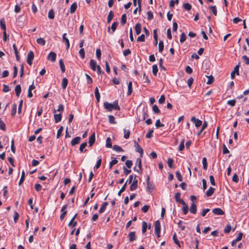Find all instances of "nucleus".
Segmentation results:
<instances>
[{
	"label": "nucleus",
	"instance_id": "obj_28",
	"mask_svg": "<svg viewBox=\"0 0 249 249\" xmlns=\"http://www.w3.org/2000/svg\"><path fill=\"white\" fill-rule=\"evenodd\" d=\"M87 142H83L82 143L80 146V147H79V150L81 152H85L87 151V149H85L84 151V148L87 146Z\"/></svg>",
	"mask_w": 249,
	"mask_h": 249
},
{
	"label": "nucleus",
	"instance_id": "obj_38",
	"mask_svg": "<svg viewBox=\"0 0 249 249\" xmlns=\"http://www.w3.org/2000/svg\"><path fill=\"white\" fill-rule=\"evenodd\" d=\"M36 42L38 44L41 45H45L46 43V41L43 38H39L37 39Z\"/></svg>",
	"mask_w": 249,
	"mask_h": 249
},
{
	"label": "nucleus",
	"instance_id": "obj_26",
	"mask_svg": "<svg viewBox=\"0 0 249 249\" xmlns=\"http://www.w3.org/2000/svg\"><path fill=\"white\" fill-rule=\"evenodd\" d=\"M208 78V81H207V84L210 85L213 83L214 81V77L212 75L206 76Z\"/></svg>",
	"mask_w": 249,
	"mask_h": 249
},
{
	"label": "nucleus",
	"instance_id": "obj_32",
	"mask_svg": "<svg viewBox=\"0 0 249 249\" xmlns=\"http://www.w3.org/2000/svg\"><path fill=\"white\" fill-rule=\"evenodd\" d=\"M124 139H127L129 137L130 135V131L128 129H126L125 128L124 129Z\"/></svg>",
	"mask_w": 249,
	"mask_h": 249
},
{
	"label": "nucleus",
	"instance_id": "obj_50",
	"mask_svg": "<svg viewBox=\"0 0 249 249\" xmlns=\"http://www.w3.org/2000/svg\"><path fill=\"white\" fill-rule=\"evenodd\" d=\"M210 9L211 10L214 16L217 15V9L215 6H211Z\"/></svg>",
	"mask_w": 249,
	"mask_h": 249
},
{
	"label": "nucleus",
	"instance_id": "obj_42",
	"mask_svg": "<svg viewBox=\"0 0 249 249\" xmlns=\"http://www.w3.org/2000/svg\"><path fill=\"white\" fill-rule=\"evenodd\" d=\"M164 48V44L163 41H160L159 43V51L162 53Z\"/></svg>",
	"mask_w": 249,
	"mask_h": 249
},
{
	"label": "nucleus",
	"instance_id": "obj_30",
	"mask_svg": "<svg viewBox=\"0 0 249 249\" xmlns=\"http://www.w3.org/2000/svg\"><path fill=\"white\" fill-rule=\"evenodd\" d=\"M106 146L107 148L112 147V143L111 138L109 137L107 138L106 140Z\"/></svg>",
	"mask_w": 249,
	"mask_h": 249
},
{
	"label": "nucleus",
	"instance_id": "obj_63",
	"mask_svg": "<svg viewBox=\"0 0 249 249\" xmlns=\"http://www.w3.org/2000/svg\"><path fill=\"white\" fill-rule=\"evenodd\" d=\"M138 42H144L145 41V36L143 34L141 35L137 38Z\"/></svg>",
	"mask_w": 249,
	"mask_h": 249
},
{
	"label": "nucleus",
	"instance_id": "obj_17",
	"mask_svg": "<svg viewBox=\"0 0 249 249\" xmlns=\"http://www.w3.org/2000/svg\"><path fill=\"white\" fill-rule=\"evenodd\" d=\"M242 236H243L242 233V232H240L238 234V235L237 237H236V238L235 240L232 241V242L231 243V245L232 246H234L235 244H236V243L237 242L240 241L241 240V239H242Z\"/></svg>",
	"mask_w": 249,
	"mask_h": 249
},
{
	"label": "nucleus",
	"instance_id": "obj_16",
	"mask_svg": "<svg viewBox=\"0 0 249 249\" xmlns=\"http://www.w3.org/2000/svg\"><path fill=\"white\" fill-rule=\"evenodd\" d=\"M98 65H97V64H96V62L93 60V59H91L90 61V66L91 67V69L95 71H96V69H97V66Z\"/></svg>",
	"mask_w": 249,
	"mask_h": 249
},
{
	"label": "nucleus",
	"instance_id": "obj_48",
	"mask_svg": "<svg viewBox=\"0 0 249 249\" xmlns=\"http://www.w3.org/2000/svg\"><path fill=\"white\" fill-rule=\"evenodd\" d=\"M126 183H125L124 184V185L122 186L121 189L119 190V191L118 193V196H121V194L125 191L126 187Z\"/></svg>",
	"mask_w": 249,
	"mask_h": 249
},
{
	"label": "nucleus",
	"instance_id": "obj_4",
	"mask_svg": "<svg viewBox=\"0 0 249 249\" xmlns=\"http://www.w3.org/2000/svg\"><path fill=\"white\" fill-rule=\"evenodd\" d=\"M34 58V54L32 51H30L27 55V62L29 65H32V61Z\"/></svg>",
	"mask_w": 249,
	"mask_h": 249
},
{
	"label": "nucleus",
	"instance_id": "obj_9",
	"mask_svg": "<svg viewBox=\"0 0 249 249\" xmlns=\"http://www.w3.org/2000/svg\"><path fill=\"white\" fill-rule=\"evenodd\" d=\"M212 212L215 215H222L224 214V212L220 208H217L213 209L212 210Z\"/></svg>",
	"mask_w": 249,
	"mask_h": 249
},
{
	"label": "nucleus",
	"instance_id": "obj_3",
	"mask_svg": "<svg viewBox=\"0 0 249 249\" xmlns=\"http://www.w3.org/2000/svg\"><path fill=\"white\" fill-rule=\"evenodd\" d=\"M137 176L136 175H134V178L133 181L131 182V184L130 187V190L131 191H133L135 190L138 187V180L136 178Z\"/></svg>",
	"mask_w": 249,
	"mask_h": 249
},
{
	"label": "nucleus",
	"instance_id": "obj_18",
	"mask_svg": "<svg viewBox=\"0 0 249 249\" xmlns=\"http://www.w3.org/2000/svg\"><path fill=\"white\" fill-rule=\"evenodd\" d=\"M0 25L1 29L3 31H6V27L5 24V21L4 18H2L0 20Z\"/></svg>",
	"mask_w": 249,
	"mask_h": 249
},
{
	"label": "nucleus",
	"instance_id": "obj_41",
	"mask_svg": "<svg viewBox=\"0 0 249 249\" xmlns=\"http://www.w3.org/2000/svg\"><path fill=\"white\" fill-rule=\"evenodd\" d=\"M48 18L51 19H53L54 18V13L53 9H51L48 13Z\"/></svg>",
	"mask_w": 249,
	"mask_h": 249
},
{
	"label": "nucleus",
	"instance_id": "obj_29",
	"mask_svg": "<svg viewBox=\"0 0 249 249\" xmlns=\"http://www.w3.org/2000/svg\"><path fill=\"white\" fill-rule=\"evenodd\" d=\"M207 125H208L207 122L206 121H204L200 130L197 133L198 136L200 135V134L202 132V131L207 127Z\"/></svg>",
	"mask_w": 249,
	"mask_h": 249
},
{
	"label": "nucleus",
	"instance_id": "obj_13",
	"mask_svg": "<svg viewBox=\"0 0 249 249\" xmlns=\"http://www.w3.org/2000/svg\"><path fill=\"white\" fill-rule=\"evenodd\" d=\"M81 140V137H78V136L76 137L71 140V144L72 146H74V145L78 144L80 142Z\"/></svg>",
	"mask_w": 249,
	"mask_h": 249
},
{
	"label": "nucleus",
	"instance_id": "obj_58",
	"mask_svg": "<svg viewBox=\"0 0 249 249\" xmlns=\"http://www.w3.org/2000/svg\"><path fill=\"white\" fill-rule=\"evenodd\" d=\"M239 67H240V63H239L238 65H237L234 67V70H233V71H232L233 72L235 73L237 75H238L239 74Z\"/></svg>",
	"mask_w": 249,
	"mask_h": 249
},
{
	"label": "nucleus",
	"instance_id": "obj_10",
	"mask_svg": "<svg viewBox=\"0 0 249 249\" xmlns=\"http://www.w3.org/2000/svg\"><path fill=\"white\" fill-rule=\"evenodd\" d=\"M56 54L53 52H50L48 55V59L52 62H54L56 60Z\"/></svg>",
	"mask_w": 249,
	"mask_h": 249
},
{
	"label": "nucleus",
	"instance_id": "obj_34",
	"mask_svg": "<svg viewBox=\"0 0 249 249\" xmlns=\"http://www.w3.org/2000/svg\"><path fill=\"white\" fill-rule=\"evenodd\" d=\"M136 164H138L139 169L141 171H142V160L140 158H139L136 160Z\"/></svg>",
	"mask_w": 249,
	"mask_h": 249
},
{
	"label": "nucleus",
	"instance_id": "obj_36",
	"mask_svg": "<svg viewBox=\"0 0 249 249\" xmlns=\"http://www.w3.org/2000/svg\"><path fill=\"white\" fill-rule=\"evenodd\" d=\"M147 228V223L145 221H143L142 223V232L144 233Z\"/></svg>",
	"mask_w": 249,
	"mask_h": 249
},
{
	"label": "nucleus",
	"instance_id": "obj_53",
	"mask_svg": "<svg viewBox=\"0 0 249 249\" xmlns=\"http://www.w3.org/2000/svg\"><path fill=\"white\" fill-rule=\"evenodd\" d=\"M186 39V36L184 33H182L180 35V43L184 42Z\"/></svg>",
	"mask_w": 249,
	"mask_h": 249
},
{
	"label": "nucleus",
	"instance_id": "obj_21",
	"mask_svg": "<svg viewBox=\"0 0 249 249\" xmlns=\"http://www.w3.org/2000/svg\"><path fill=\"white\" fill-rule=\"evenodd\" d=\"M77 7V4L76 2L73 3L70 8V13L73 14L75 12Z\"/></svg>",
	"mask_w": 249,
	"mask_h": 249
},
{
	"label": "nucleus",
	"instance_id": "obj_51",
	"mask_svg": "<svg viewBox=\"0 0 249 249\" xmlns=\"http://www.w3.org/2000/svg\"><path fill=\"white\" fill-rule=\"evenodd\" d=\"M113 150H115L117 152H123L124 151L123 149L119 146L117 145H114L113 146Z\"/></svg>",
	"mask_w": 249,
	"mask_h": 249
},
{
	"label": "nucleus",
	"instance_id": "obj_45",
	"mask_svg": "<svg viewBox=\"0 0 249 249\" xmlns=\"http://www.w3.org/2000/svg\"><path fill=\"white\" fill-rule=\"evenodd\" d=\"M173 239L175 243L178 246V247H180V245L179 241L178 240L177 237L176 233H174L173 236Z\"/></svg>",
	"mask_w": 249,
	"mask_h": 249
},
{
	"label": "nucleus",
	"instance_id": "obj_44",
	"mask_svg": "<svg viewBox=\"0 0 249 249\" xmlns=\"http://www.w3.org/2000/svg\"><path fill=\"white\" fill-rule=\"evenodd\" d=\"M152 110L156 114H159L160 112V110L156 105H154L152 107Z\"/></svg>",
	"mask_w": 249,
	"mask_h": 249
},
{
	"label": "nucleus",
	"instance_id": "obj_62",
	"mask_svg": "<svg viewBox=\"0 0 249 249\" xmlns=\"http://www.w3.org/2000/svg\"><path fill=\"white\" fill-rule=\"evenodd\" d=\"M125 164L128 168H130L133 165V162L131 160H127L125 161Z\"/></svg>",
	"mask_w": 249,
	"mask_h": 249
},
{
	"label": "nucleus",
	"instance_id": "obj_25",
	"mask_svg": "<svg viewBox=\"0 0 249 249\" xmlns=\"http://www.w3.org/2000/svg\"><path fill=\"white\" fill-rule=\"evenodd\" d=\"M135 31L137 35H139L141 32V25L140 23H137L135 25Z\"/></svg>",
	"mask_w": 249,
	"mask_h": 249
},
{
	"label": "nucleus",
	"instance_id": "obj_37",
	"mask_svg": "<svg viewBox=\"0 0 249 249\" xmlns=\"http://www.w3.org/2000/svg\"><path fill=\"white\" fill-rule=\"evenodd\" d=\"M158 71V68L157 65H154L152 66V73L154 76H156Z\"/></svg>",
	"mask_w": 249,
	"mask_h": 249
},
{
	"label": "nucleus",
	"instance_id": "obj_46",
	"mask_svg": "<svg viewBox=\"0 0 249 249\" xmlns=\"http://www.w3.org/2000/svg\"><path fill=\"white\" fill-rule=\"evenodd\" d=\"M24 179H25V172L24 171H22V173H21V176L20 179L19 183H18V184L19 186L21 185V184L23 183V181L24 180Z\"/></svg>",
	"mask_w": 249,
	"mask_h": 249
},
{
	"label": "nucleus",
	"instance_id": "obj_2",
	"mask_svg": "<svg viewBox=\"0 0 249 249\" xmlns=\"http://www.w3.org/2000/svg\"><path fill=\"white\" fill-rule=\"evenodd\" d=\"M146 184L147 191L150 193L152 192L154 190L155 186L153 182L150 181V178L149 176H147Z\"/></svg>",
	"mask_w": 249,
	"mask_h": 249
},
{
	"label": "nucleus",
	"instance_id": "obj_20",
	"mask_svg": "<svg viewBox=\"0 0 249 249\" xmlns=\"http://www.w3.org/2000/svg\"><path fill=\"white\" fill-rule=\"evenodd\" d=\"M132 92V83L131 81L129 82L128 84V91L127 92V95L129 96Z\"/></svg>",
	"mask_w": 249,
	"mask_h": 249
},
{
	"label": "nucleus",
	"instance_id": "obj_5",
	"mask_svg": "<svg viewBox=\"0 0 249 249\" xmlns=\"http://www.w3.org/2000/svg\"><path fill=\"white\" fill-rule=\"evenodd\" d=\"M134 146L135 147L136 151L139 152L140 154V157H142L143 154V149L141 147V146L139 145L138 143L136 141H134Z\"/></svg>",
	"mask_w": 249,
	"mask_h": 249
},
{
	"label": "nucleus",
	"instance_id": "obj_22",
	"mask_svg": "<svg viewBox=\"0 0 249 249\" xmlns=\"http://www.w3.org/2000/svg\"><path fill=\"white\" fill-rule=\"evenodd\" d=\"M15 90L16 95L18 97H19L21 91V89L20 85H18L16 86Z\"/></svg>",
	"mask_w": 249,
	"mask_h": 249
},
{
	"label": "nucleus",
	"instance_id": "obj_56",
	"mask_svg": "<svg viewBox=\"0 0 249 249\" xmlns=\"http://www.w3.org/2000/svg\"><path fill=\"white\" fill-rule=\"evenodd\" d=\"M146 14L147 15V20L149 21L151 20L153 18V14L152 12L149 11H148Z\"/></svg>",
	"mask_w": 249,
	"mask_h": 249
},
{
	"label": "nucleus",
	"instance_id": "obj_12",
	"mask_svg": "<svg viewBox=\"0 0 249 249\" xmlns=\"http://www.w3.org/2000/svg\"><path fill=\"white\" fill-rule=\"evenodd\" d=\"M95 141V134L94 133H92L89 138V146H92L94 143Z\"/></svg>",
	"mask_w": 249,
	"mask_h": 249
},
{
	"label": "nucleus",
	"instance_id": "obj_47",
	"mask_svg": "<svg viewBox=\"0 0 249 249\" xmlns=\"http://www.w3.org/2000/svg\"><path fill=\"white\" fill-rule=\"evenodd\" d=\"M185 140L183 139L180 142L179 146H178V150L182 151L184 149V143Z\"/></svg>",
	"mask_w": 249,
	"mask_h": 249
},
{
	"label": "nucleus",
	"instance_id": "obj_61",
	"mask_svg": "<svg viewBox=\"0 0 249 249\" xmlns=\"http://www.w3.org/2000/svg\"><path fill=\"white\" fill-rule=\"evenodd\" d=\"M231 230V226L230 224H228L226 225L224 231L226 233H228Z\"/></svg>",
	"mask_w": 249,
	"mask_h": 249
},
{
	"label": "nucleus",
	"instance_id": "obj_11",
	"mask_svg": "<svg viewBox=\"0 0 249 249\" xmlns=\"http://www.w3.org/2000/svg\"><path fill=\"white\" fill-rule=\"evenodd\" d=\"M128 237L130 242H132L136 239V235L135 231H131L128 233Z\"/></svg>",
	"mask_w": 249,
	"mask_h": 249
},
{
	"label": "nucleus",
	"instance_id": "obj_49",
	"mask_svg": "<svg viewBox=\"0 0 249 249\" xmlns=\"http://www.w3.org/2000/svg\"><path fill=\"white\" fill-rule=\"evenodd\" d=\"M183 8L187 11H189L191 9L192 6L189 3H185L183 4Z\"/></svg>",
	"mask_w": 249,
	"mask_h": 249
},
{
	"label": "nucleus",
	"instance_id": "obj_64",
	"mask_svg": "<svg viewBox=\"0 0 249 249\" xmlns=\"http://www.w3.org/2000/svg\"><path fill=\"white\" fill-rule=\"evenodd\" d=\"M242 59L246 65H249V57H247L246 55H243Z\"/></svg>",
	"mask_w": 249,
	"mask_h": 249
},
{
	"label": "nucleus",
	"instance_id": "obj_8",
	"mask_svg": "<svg viewBox=\"0 0 249 249\" xmlns=\"http://www.w3.org/2000/svg\"><path fill=\"white\" fill-rule=\"evenodd\" d=\"M155 227V233H158L160 232V223L159 220L155 221L154 224Z\"/></svg>",
	"mask_w": 249,
	"mask_h": 249
},
{
	"label": "nucleus",
	"instance_id": "obj_54",
	"mask_svg": "<svg viewBox=\"0 0 249 249\" xmlns=\"http://www.w3.org/2000/svg\"><path fill=\"white\" fill-rule=\"evenodd\" d=\"M118 24V23L117 22H114L112 24L111 29L112 31V33H114L115 32V31L116 30Z\"/></svg>",
	"mask_w": 249,
	"mask_h": 249
},
{
	"label": "nucleus",
	"instance_id": "obj_31",
	"mask_svg": "<svg viewBox=\"0 0 249 249\" xmlns=\"http://www.w3.org/2000/svg\"><path fill=\"white\" fill-rule=\"evenodd\" d=\"M59 63L62 72H64L65 71V67L63 60L60 59L59 61Z\"/></svg>",
	"mask_w": 249,
	"mask_h": 249
},
{
	"label": "nucleus",
	"instance_id": "obj_35",
	"mask_svg": "<svg viewBox=\"0 0 249 249\" xmlns=\"http://www.w3.org/2000/svg\"><path fill=\"white\" fill-rule=\"evenodd\" d=\"M112 159H113L109 163V167H110V168H111L112 167L117 163L118 162V160H117L116 159V158L115 157H113V158H112Z\"/></svg>",
	"mask_w": 249,
	"mask_h": 249
},
{
	"label": "nucleus",
	"instance_id": "obj_52",
	"mask_svg": "<svg viewBox=\"0 0 249 249\" xmlns=\"http://www.w3.org/2000/svg\"><path fill=\"white\" fill-rule=\"evenodd\" d=\"M101 163H102V159H101V158H100L98 159V160H97V163L94 167V169H98L100 167V166H101Z\"/></svg>",
	"mask_w": 249,
	"mask_h": 249
},
{
	"label": "nucleus",
	"instance_id": "obj_40",
	"mask_svg": "<svg viewBox=\"0 0 249 249\" xmlns=\"http://www.w3.org/2000/svg\"><path fill=\"white\" fill-rule=\"evenodd\" d=\"M126 15L124 14L122 15L121 19V23L122 25H124L126 23Z\"/></svg>",
	"mask_w": 249,
	"mask_h": 249
},
{
	"label": "nucleus",
	"instance_id": "obj_27",
	"mask_svg": "<svg viewBox=\"0 0 249 249\" xmlns=\"http://www.w3.org/2000/svg\"><path fill=\"white\" fill-rule=\"evenodd\" d=\"M68 80L66 78H63L62 81V89H65L68 85Z\"/></svg>",
	"mask_w": 249,
	"mask_h": 249
},
{
	"label": "nucleus",
	"instance_id": "obj_15",
	"mask_svg": "<svg viewBox=\"0 0 249 249\" xmlns=\"http://www.w3.org/2000/svg\"><path fill=\"white\" fill-rule=\"evenodd\" d=\"M190 212L193 214H196L197 212V208L196 205L195 204L194 202H193L191 204V205L190 208Z\"/></svg>",
	"mask_w": 249,
	"mask_h": 249
},
{
	"label": "nucleus",
	"instance_id": "obj_23",
	"mask_svg": "<svg viewBox=\"0 0 249 249\" xmlns=\"http://www.w3.org/2000/svg\"><path fill=\"white\" fill-rule=\"evenodd\" d=\"M215 189L212 187H210L209 189L206 191V195L207 196H211L214 193Z\"/></svg>",
	"mask_w": 249,
	"mask_h": 249
},
{
	"label": "nucleus",
	"instance_id": "obj_57",
	"mask_svg": "<svg viewBox=\"0 0 249 249\" xmlns=\"http://www.w3.org/2000/svg\"><path fill=\"white\" fill-rule=\"evenodd\" d=\"M134 178V176L133 175H131L129 176L128 178L126 181L125 183L126 184L128 183L129 184L131 183V182L133 181V179Z\"/></svg>",
	"mask_w": 249,
	"mask_h": 249
},
{
	"label": "nucleus",
	"instance_id": "obj_39",
	"mask_svg": "<svg viewBox=\"0 0 249 249\" xmlns=\"http://www.w3.org/2000/svg\"><path fill=\"white\" fill-rule=\"evenodd\" d=\"M17 105L16 104H14L12 106V109L11 110V115L12 116H14L16 114V111H17Z\"/></svg>",
	"mask_w": 249,
	"mask_h": 249
},
{
	"label": "nucleus",
	"instance_id": "obj_1",
	"mask_svg": "<svg viewBox=\"0 0 249 249\" xmlns=\"http://www.w3.org/2000/svg\"><path fill=\"white\" fill-rule=\"evenodd\" d=\"M104 108L108 111L111 112L113 109L120 110V107L118 105V100H115L113 103H109L107 102L104 103Z\"/></svg>",
	"mask_w": 249,
	"mask_h": 249
},
{
	"label": "nucleus",
	"instance_id": "obj_7",
	"mask_svg": "<svg viewBox=\"0 0 249 249\" xmlns=\"http://www.w3.org/2000/svg\"><path fill=\"white\" fill-rule=\"evenodd\" d=\"M191 121L195 124V126L196 127L200 126L202 124V121L196 118L195 117H192Z\"/></svg>",
	"mask_w": 249,
	"mask_h": 249
},
{
	"label": "nucleus",
	"instance_id": "obj_24",
	"mask_svg": "<svg viewBox=\"0 0 249 249\" xmlns=\"http://www.w3.org/2000/svg\"><path fill=\"white\" fill-rule=\"evenodd\" d=\"M114 17V13L112 11H110L107 16V22L109 23Z\"/></svg>",
	"mask_w": 249,
	"mask_h": 249
},
{
	"label": "nucleus",
	"instance_id": "obj_33",
	"mask_svg": "<svg viewBox=\"0 0 249 249\" xmlns=\"http://www.w3.org/2000/svg\"><path fill=\"white\" fill-rule=\"evenodd\" d=\"M108 121L110 124H115L116 122H115V118L113 115H109L108 116Z\"/></svg>",
	"mask_w": 249,
	"mask_h": 249
},
{
	"label": "nucleus",
	"instance_id": "obj_60",
	"mask_svg": "<svg viewBox=\"0 0 249 249\" xmlns=\"http://www.w3.org/2000/svg\"><path fill=\"white\" fill-rule=\"evenodd\" d=\"M96 55L97 58L99 60H100V59H101V51L100 49H97L96 50Z\"/></svg>",
	"mask_w": 249,
	"mask_h": 249
},
{
	"label": "nucleus",
	"instance_id": "obj_19",
	"mask_svg": "<svg viewBox=\"0 0 249 249\" xmlns=\"http://www.w3.org/2000/svg\"><path fill=\"white\" fill-rule=\"evenodd\" d=\"M107 205H108V202H104L102 204L101 208H100V209L99 210V213H102L103 212H104Z\"/></svg>",
	"mask_w": 249,
	"mask_h": 249
},
{
	"label": "nucleus",
	"instance_id": "obj_43",
	"mask_svg": "<svg viewBox=\"0 0 249 249\" xmlns=\"http://www.w3.org/2000/svg\"><path fill=\"white\" fill-rule=\"evenodd\" d=\"M164 124H163L160 123V119L157 120L156 123H155V126L157 128H159L160 127L164 126Z\"/></svg>",
	"mask_w": 249,
	"mask_h": 249
},
{
	"label": "nucleus",
	"instance_id": "obj_59",
	"mask_svg": "<svg viewBox=\"0 0 249 249\" xmlns=\"http://www.w3.org/2000/svg\"><path fill=\"white\" fill-rule=\"evenodd\" d=\"M182 211L183 213L184 214H186L188 213V206L187 204L185 205V206H183V207L182 208Z\"/></svg>",
	"mask_w": 249,
	"mask_h": 249
},
{
	"label": "nucleus",
	"instance_id": "obj_55",
	"mask_svg": "<svg viewBox=\"0 0 249 249\" xmlns=\"http://www.w3.org/2000/svg\"><path fill=\"white\" fill-rule=\"evenodd\" d=\"M202 164L203 168L204 170H207V159L204 157L202 159Z\"/></svg>",
	"mask_w": 249,
	"mask_h": 249
},
{
	"label": "nucleus",
	"instance_id": "obj_14",
	"mask_svg": "<svg viewBox=\"0 0 249 249\" xmlns=\"http://www.w3.org/2000/svg\"><path fill=\"white\" fill-rule=\"evenodd\" d=\"M66 34L65 33L62 36L63 41L66 44V49L68 50L70 48V42L68 38L66 37Z\"/></svg>",
	"mask_w": 249,
	"mask_h": 249
},
{
	"label": "nucleus",
	"instance_id": "obj_6",
	"mask_svg": "<svg viewBox=\"0 0 249 249\" xmlns=\"http://www.w3.org/2000/svg\"><path fill=\"white\" fill-rule=\"evenodd\" d=\"M56 110L55 109H54L53 110V113H54V118L55 120V122L56 123H57L61 121L62 119V114L59 113V114H56Z\"/></svg>",
	"mask_w": 249,
	"mask_h": 249
}]
</instances>
